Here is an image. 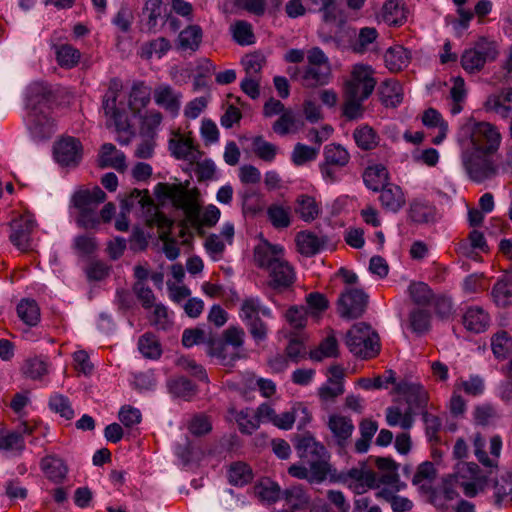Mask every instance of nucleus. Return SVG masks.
<instances>
[{
    "instance_id": "obj_27",
    "label": "nucleus",
    "mask_w": 512,
    "mask_h": 512,
    "mask_svg": "<svg viewBox=\"0 0 512 512\" xmlns=\"http://www.w3.org/2000/svg\"><path fill=\"white\" fill-rule=\"evenodd\" d=\"M490 317L479 306L469 307L463 315L464 327L473 333H482L489 327Z\"/></svg>"
},
{
    "instance_id": "obj_25",
    "label": "nucleus",
    "mask_w": 512,
    "mask_h": 512,
    "mask_svg": "<svg viewBox=\"0 0 512 512\" xmlns=\"http://www.w3.org/2000/svg\"><path fill=\"white\" fill-rule=\"evenodd\" d=\"M493 503L495 506H512V472L506 471L493 485Z\"/></svg>"
},
{
    "instance_id": "obj_63",
    "label": "nucleus",
    "mask_w": 512,
    "mask_h": 512,
    "mask_svg": "<svg viewBox=\"0 0 512 512\" xmlns=\"http://www.w3.org/2000/svg\"><path fill=\"white\" fill-rule=\"evenodd\" d=\"M22 370L27 377L39 379L47 373V364L40 358H30L25 361Z\"/></svg>"
},
{
    "instance_id": "obj_60",
    "label": "nucleus",
    "mask_w": 512,
    "mask_h": 512,
    "mask_svg": "<svg viewBox=\"0 0 512 512\" xmlns=\"http://www.w3.org/2000/svg\"><path fill=\"white\" fill-rule=\"evenodd\" d=\"M329 457H323L317 460H311L308 462L310 464L311 473L309 475V482L311 483H320L326 479L330 466L328 463Z\"/></svg>"
},
{
    "instance_id": "obj_21",
    "label": "nucleus",
    "mask_w": 512,
    "mask_h": 512,
    "mask_svg": "<svg viewBox=\"0 0 512 512\" xmlns=\"http://www.w3.org/2000/svg\"><path fill=\"white\" fill-rule=\"evenodd\" d=\"M409 219L416 224H430L437 220V208L429 201L416 198L410 202Z\"/></svg>"
},
{
    "instance_id": "obj_28",
    "label": "nucleus",
    "mask_w": 512,
    "mask_h": 512,
    "mask_svg": "<svg viewBox=\"0 0 512 512\" xmlns=\"http://www.w3.org/2000/svg\"><path fill=\"white\" fill-rule=\"evenodd\" d=\"M180 97V94L166 84L159 85L154 89L155 103L173 114H177L180 109Z\"/></svg>"
},
{
    "instance_id": "obj_15",
    "label": "nucleus",
    "mask_w": 512,
    "mask_h": 512,
    "mask_svg": "<svg viewBox=\"0 0 512 512\" xmlns=\"http://www.w3.org/2000/svg\"><path fill=\"white\" fill-rule=\"evenodd\" d=\"M169 149L176 159L185 160L191 164L198 161L202 156V152L198 145L194 143L190 134H177L175 138L170 139Z\"/></svg>"
},
{
    "instance_id": "obj_6",
    "label": "nucleus",
    "mask_w": 512,
    "mask_h": 512,
    "mask_svg": "<svg viewBox=\"0 0 512 512\" xmlns=\"http://www.w3.org/2000/svg\"><path fill=\"white\" fill-rule=\"evenodd\" d=\"M499 55L495 41L479 38L474 47L466 49L461 56V66L469 74L480 72L487 62H493Z\"/></svg>"
},
{
    "instance_id": "obj_2",
    "label": "nucleus",
    "mask_w": 512,
    "mask_h": 512,
    "mask_svg": "<svg viewBox=\"0 0 512 512\" xmlns=\"http://www.w3.org/2000/svg\"><path fill=\"white\" fill-rule=\"evenodd\" d=\"M345 343L351 353L362 359H371L380 352L378 334L369 324H354L346 334Z\"/></svg>"
},
{
    "instance_id": "obj_64",
    "label": "nucleus",
    "mask_w": 512,
    "mask_h": 512,
    "mask_svg": "<svg viewBox=\"0 0 512 512\" xmlns=\"http://www.w3.org/2000/svg\"><path fill=\"white\" fill-rule=\"evenodd\" d=\"M400 90L401 87L397 83H385V86L381 92L382 100L385 106L396 107L402 102L403 96Z\"/></svg>"
},
{
    "instance_id": "obj_7",
    "label": "nucleus",
    "mask_w": 512,
    "mask_h": 512,
    "mask_svg": "<svg viewBox=\"0 0 512 512\" xmlns=\"http://www.w3.org/2000/svg\"><path fill=\"white\" fill-rule=\"evenodd\" d=\"M493 155L480 153L469 148L463 149L461 153L462 165L471 180L480 183L497 174V166L492 159Z\"/></svg>"
},
{
    "instance_id": "obj_50",
    "label": "nucleus",
    "mask_w": 512,
    "mask_h": 512,
    "mask_svg": "<svg viewBox=\"0 0 512 512\" xmlns=\"http://www.w3.org/2000/svg\"><path fill=\"white\" fill-rule=\"evenodd\" d=\"M171 48L170 41L165 37H159L145 43L141 48V57L145 59L157 55L158 58L164 56Z\"/></svg>"
},
{
    "instance_id": "obj_54",
    "label": "nucleus",
    "mask_w": 512,
    "mask_h": 512,
    "mask_svg": "<svg viewBox=\"0 0 512 512\" xmlns=\"http://www.w3.org/2000/svg\"><path fill=\"white\" fill-rule=\"evenodd\" d=\"M138 348L146 358L157 359L161 356V346L152 334L146 333L139 338Z\"/></svg>"
},
{
    "instance_id": "obj_23",
    "label": "nucleus",
    "mask_w": 512,
    "mask_h": 512,
    "mask_svg": "<svg viewBox=\"0 0 512 512\" xmlns=\"http://www.w3.org/2000/svg\"><path fill=\"white\" fill-rule=\"evenodd\" d=\"M379 192V201L385 210L396 213L405 205V195L400 186L387 183Z\"/></svg>"
},
{
    "instance_id": "obj_29",
    "label": "nucleus",
    "mask_w": 512,
    "mask_h": 512,
    "mask_svg": "<svg viewBox=\"0 0 512 512\" xmlns=\"http://www.w3.org/2000/svg\"><path fill=\"white\" fill-rule=\"evenodd\" d=\"M40 467L46 477L55 483H60L68 472L64 460L54 454L42 458Z\"/></svg>"
},
{
    "instance_id": "obj_37",
    "label": "nucleus",
    "mask_w": 512,
    "mask_h": 512,
    "mask_svg": "<svg viewBox=\"0 0 512 512\" xmlns=\"http://www.w3.org/2000/svg\"><path fill=\"white\" fill-rule=\"evenodd\" d=\"M137 203L142 209H146L148 212L155 209L153 199L150 197L148 190L133 189L125 198L121 201L122 209L129 211L134 204Z\"/></svg>"
},
{
    "instance_id": "obj_5",
    "label": "nucleus",
    "mask_w": 512,
    "mask_h": 512,
    "mask_svg": "<svg viewBox=\"0 0 512 512\" xmlns=\"http://www.w3.org/2000/svg\"><path fill=\"white\" fill-rule=\"evenodd\" d=\"M260 314L271 316V310L261 305L257 298L245 299L240 308L239 316L256 343L263 342L268 336V325L260 318Z\"/></svg>"
},
{
    "instance_id": "obj_56",
    "label": "nucleus",
    "mask_w": 512,
    "mask_h": 512,
    "mask_svg": "<svg viewBox=\"0 0 512 512\" xmlns=\"http://www.w3.org/2000/svg\"><path fill=\"white\" fill-rule=\"evenodd\" d=\"M319 148H313L302 143H297L291 154V160L296 166L304 165L317 158Z\"/></svg>"
},
{
    "instance_id": "obj_12",
    "label": "nucleus",
    "mask_w": 512,
    "mask_h": 512,
    "mask_svg": "<svg viewBox=\"0 0 512 512\" xmlns=\"http://www.w3.org/2000/svg\"><path fill=\"white\" fill-rule=\"evenodd\" d=\"M10 241L19 250L26 252L31 249V234L36 222L31 215L25 214L14 219L11 224Z\"/></svg>"
},
{
    "instance_id": "obj_36",
    "label": "nucleus",
    "mask_w": 512,
    "mask_h": 512,
    "mask_svg": "<svg viewBox=\"0 0 512 512\" xmlns=\"http://www.w3.org/2000/svg\"><path fill=\"white\" fill-rule=\"evenodd\" d=\"M491 296L498 307H507L512 304V278L504 276L493 286Z\"/></svg>"
},
{
    "instance_id": "obj_17",
    "label": "nucleus",
    "mask_w": 512,
    "mask_h": 512,
    "mask_svg": "<svg viewBox=\"0 0 512 512\" xmlns=\"http://www.w3.org/2000/svg\"><path fill=\"white\" fill-rule=\"evenodd\" d=\"M395 391L405 398L408 409H423L428 403V393L419 383L401 381L396 384Z\"/></svg>"
},
{
    "instance_id": "obj_49",
    "label": "nucleus",
    "mask_w": 512,
    "mask_h": 512,
    "mask_svg": "<svg viewBox=\"0 0 512 512\" xmlns=\"http://www.w3.org/2000/svg\"><path fill=\"white\" fill-rule=\"evenodd\" d=\"M431 315L428 311L423 309H414L409 314V327L411 330L422 335L430 329Z\"/></svg>"
},
{
    "instance_id": "obj_31",
    "label": "nucleus",
    "mask_w": 512,
    "mask_h": 512,
    "mask_svg": "<svg viewBox=\"0 0 512 512\" xmlns=\"http://www.w3.org/2000/svg\"><path fill=\"white\" fill-rule=\"evenodd\" d=\"M410 59V51L401 45L390 47L384 54L385 65L391 72H399L406 68Z\"/></svg>"
},
{
    "instance_id": "obj_48",
    "label": "nucleus",
    "mask_w": 512,
    "mask_h": 512,
    "mask_svg": "<svg viewBox=\"0 0 512 512\" xmlns=\"http://www.w3.org/2000/svg\"><path fill=\"white\" fill-rule=\"evenodd\" d=\"M387 177L386 168L382 165L369 167L363 174V180L367 188L372 191L379 192L381 187L384 186L383 181Z\"/></svg>"
},
{
    "instance_id": "obj_44",
    "label": "nucleus",
    "mask_w": 512,
    "mask_h": 512,
    "mask_svg": "<svg viewBox=\"0 0 512 512\" xmlns=\"http://www.w3.org/2000/svg\"><path fill=\"white\" fill-rule=\"evenodd\" d=\"M229 482L235 486H243L251 482L253 473L250 466L244 462H235L228 471Z\"/></svg>"
},
{
    "instance_id": "obj_4",
    "label": "nucleus",
    "mask_w": 512,
    "mask_h": 512,
    "mask_svg": "<svg viewBox=\"0 0 512 512\" xmlns=\"http://www.w3.org/2000/svg\"><path fill=\"white\" fill-rule=\"evenodd\" d=\"M245 339V331L238 326H229L223 331L222 337H218L210 331V338L208 339V353L218 358L223 365H233L239 358L235 352L228 353L227 345H231L234 349H239L243 346Z\"/></svg>"
},
{
    "instance_id": "obj_41",
    "label": "nucleus",
    "mask_w": 512,
    "mask_h": 512,
    "mask_svg": "<svg viewBox=\"0 0 512 512\" xmlns=\"http://www.w3.org/2000/svg\"><path fill=\"white\" fill-rule=\"evenodd\" d=\"M17 314L28 326H36L40 320V309L34 300H21L17 305Z\"/></svg>"
},
{
    "instance_id": "obj_10",
    "label": "nucleus",
    "mask_w": 512,
    "mask_h": 512,
    "mask_svg": "<svg viewBox=\"0 0 512 512\" xmlns=\"http://www.w3.org/2000/svg\"><path fill=\"white\" fill-rule=\"evenodd\" d=\"M327 426L331 432L328 444L336 446L340 453L345 452L355 429L352 419L340 414H332L328 418Z\"/></svg>"
},
{
    "instance_id": "obj_61",
    "label": "nucleus",
    "mask_w": 512,
    "mask_h": 512,
    "mask_svg": "<svg viewBox=\"0 0 512 512\" xmlns=\"http://www.w3.org/2000/svg\"><path fill=\"white\" fill-rule=\"evenodd\" d=\"M285 353L290 361L298 363L306 354L303 339L299 335H292L285 349Z\"/></svg>"
},
{
    "instance_id": "obj_53",
    "label": "nucleus",
    "mask_w": 512,
    "mask_h": 512,
    "mask_svg": "<svg viewBox=\"0 0 512 512\" xmlns=\"http://www.w3.org/2000/svg\"><path fill=\"white\" fill-rule=\"evenodd\" d=\"M267 215L275 228H286L290 225V208L272 204L267 209Z\"/></svg>"
},
{
    "instance_id": "obj_40",
    "label": "nucleus",
    "mask_w": 512,
    "mask_h": 512,
    "mask_svg": "<svg viewBox=\"0 0 512 512\" xmlns=\"http://www.w3.org/2000/svg\"><path fill=\"white\" fill-rule=\"evenodd\" d=\"M379 34L374 27H362L356 38L351 42V49L357 54H364L369 50V46L373 44Z\"/></svg>"
},
{
    "instance_id": "obj_13",
    "label": "nucleus",
    "mask_w": 512,
    "mask_h": 512,
    "mask_svg": "<svg viewBox=\"0 0 512 512\" xmlns=\"http://www.w3.org/2000/svg\"><path fill=\"white\" fill-rule=\"evenodd\" d=\"M56 102L52 88L43 82H34L29 86L27 107L29 111H50Z\"/></svg>"
},
{
    "instance_id": "obj_11",
    "label": "nucleus",
    "mask_w": 512,
    "mask_h": 512,
    "mask_svg": "<svg viewBox=\"0 0 512 512\" xmlns=\"http://www.w3.org/2000/svg\"><path fill=\"white\" fill-rule=\"evenodd\" d=\"M292 68L289 69V72ZM292 78L300 80L301 84L307 88H315L329 83L331 78L330 65H311L304 68H293Z\"/></svg>"
},
{
    "instance_id": "obj_16",
    "label": "nucleus",
    "mask_w": 512,
    "mask_h": 512,
    "mask_svg": "<svg viewBox=\"0 0 512 512\" xmlns=\"http://www.w3.org/2000/svg\"><path fill=\"white\" fill-rule=\"evenodd\" d=\"M28 128L37 140L49 139L55 133V121L50 111H29Z\"/></svg>"
},
{
    "instance_id": "obj_39",
    "label": "nucleus",
    "mask_w": 512,
    "mask_h": 512,
    "mask_svg": "<svg viewBox=\"0 0 512 512\" xmlns=\"http://www.w3.org/2000/svg\"><path fill=\"white\" fill-rule=\"evenodd\" d=\"M353 138L357 146L365 151L374 149L379 143V136L369 125L356 128L353 132Z\"/></svg>"
},
{
    "instance_id": "obj_1",
    "label": "nucleus",
    "mask_w": 512,
    "mask_h": 512,
    "mask_svg": "<svg viewBox=\"0 0 512 512\" xmlns=\"http://www.w3.org/2000/svg\"><path fill=\"white\" fill-rule=\"evenodd\" d=\"M369 65L356 64L343 87L342 116L348 121L361 119L365 108L363 102L373 93L376 80Z\"/></svg>"
},
{
    "instance_id": "obj_14",
    "label": "nucleus",
    "mask_w": 512,
    "mask_h": 512,
    "mask_svg": "<svg viewBox=\"0 0 512 512\" xmlns=\"http://www.w3.org/2000/svg\"><path fill=\"white\" fill-rule=\"evenodd\" d=\"M56 161L63 166L77 165L82 158L81 142L74 137H65L54 146Z\"/></svg>"
},
{
    "instance_id": "obj_34",
    "label": "nucleus",
    "mask_w": 512,
    "mask_h": 512,
    "mask_svg": "<svg viewBox=\"0 0 512 512\" xmlns=\"http://www.w3.org/2000/svg\"><path fill=\"white\" fill-rule=\"evenodd\" d=\"M151 99V88L144 82H135L129 94V108L133 113H139Z\"/></svg>"
},
{
    "instance_id": "obj_35",
    "label": "nucleus",
    "mask_w": 512,
    "mask_h": 512,
    "mask_svg": "<svg viewBox=\"0 0 512 512\" xmlns=\"http://www.w3.org/2000/svg\"><path fill=\"white\" fill-rule=\"evenodd\" d=\"M374 462L376 467L383 472V474L379 478L380 483L394 486L398 489V464L392 458L389 457H375Z\"/></svg>"
},
{
    "instance_id": "obj_55",
    "label": "nucleus",
    "mask_w": 512,
    "mask_h": 512,
    "mask_svg": "<svg viewBox=\"0 0 512 512\" xmlns=\"http://www.w3.org/2000/svg\"><path fill=\"white\" fill-rule=\"evenodd\" d=\"M231 31L234 40L239 45H250L254 43V33L252 25L244 20H237L232 26Z\"/></svg>"
},
{
    "instance_id": "obj_9",
    "label": "nucleus",
    "mask_w": 512,
    "mask_h": 512,
    "mask_svg": "<svg viewBox=\"0 0 512 512\" xmlns=\"http://www.w3.org/2000/svg\"><path fill=\"white\" fill-rule=\"evenodd\" d=\"M368 304V295L359 288H346L337 300V311L345 319L361 317Z\"/></svg>"
},
{
    "instance_id": "obj_46",
    "label": "nucleus",
    "mask_w": 512,
    "mask_h": 512,
    "mask_svg": "<svg viewBox=\"0 0 512 512\" xmlns=\"http://www.w3.org/2000/svg\"><path fill=\"white\" fill-rule=\"evenodd\" d=\"M310 358L314 361H321L324 358L337 357L338 356V343L334 336L326 337L319 346L311 350Z\"/></svg>"
},
{
    "instance_id": "obj_52",
    "label": "nucleus",
    "mask_w": 512,
    "mask_h": 512,
    "mask_svg": "<svg viewBox=\"0 0 512 512\" xmlns=\"http://www.w3.org/2000/svg\"><path fill=\"white\" fill-rule=\"evenodd\" d=\"M168 387L169 391L174 396L184 398L186 400L192 397L196 392L195 385L185 377L171 379L168 382Z\"/></svg>"
},
{
    "instance_id": "obj_22",
    "label": "nucleus",
    "mask_w": 512,
    "mask_h": 512,
    "mask_svg": "<svg viewBox=\"0 0 512 512\" xmlns=\"http://www.w3.org/2000/svg\"><path fill=\"white\" fill-rule=\"evenodd\" d=\"M284 249L280 245H273L263 241L255 247L254 260L260 268L268 270L278 263L283 257Z\"/></svg>"
},
{
    "instance_id": "obj_47",
    "label": "nucleus",
    "mask_w": 512,
    "mask_h": 512,
    "mask_svg": "<svg viewBox=\"0 0 512 512\" xmlns=\"http://www.w3.org/2000/svg\"><path fill=\"white\" fill-rule=\"evenodd\" d=\"M408 291L413 302L419 306H427L434 299L433 291L424 282L411 283Z\"/></svg>"
},
{
    "instance_id": "obj_30",
    "label": "nucleus",
    "mask_w": 512,
    "mask_h": 512,
    "mask_svg": "<svg viewBox=\"0 0 512 512\" xmlns=\"http://www.w3.org/2000/svg\"><path fill=\"white\" fill-rule=\"evenodd\" d=\"M126 158L123 152L116 149L111 143H105L101 147L99 161L101 167H111L119 172L126 169Z\"/></svg>"
},
{
    "instance_id": "obj_32",
    "label": "nucleus",
    "mask_w": 512,
    "mask_h": 512,
    "mask_svg": "<svg viewBox=\"0 0 512 512\" xmlns=\"http://www.w3.org/2000/svg\"><path fill=\"white\" fill-rule=\"evenodd\" d=\"M203 38V31L199 25H189L183 29L177 39L178 49L195 52L199 49Z\"/></svg>"
},
{
    "instance_id": "obj_45",
    "label": "nucleus",
    "mask_w": 512,
    "mask_h": 512,
    "mask_svg": "<svg viewBox=\"0 0 512 512\" xmlns=\"http://www.w3.org/2000/svg\"><path fill=\"white\" fill-rule=\"evenodd\" d=\"M235 421L242 434L251 435L260 426L256 411L253 413L249 408L236 412Z\"/></svg>"
},
{
    "instance_id": "obj_33",
    "label": "nucleus",
    "mask_w": 512,
    "mask_h": 512,
    "mask_svg": "<svg viewBox=\"0 0 512 512\" xmlns=\"http://www.w3.org/2000/svg\"><path fill=\"white\" fill-rule=\"evenodd\" d=\"M298 250L305 256L317 254L327 243V239L312 232H299L296 236Z\"/></svg>"
},
{
    "instance_id": "obj_18",
    "label": "nucleus",
    "mask_w": 512,
    "mask_h": 512,
    "mask_svg": "<svg viewBox=\"0 0 512 512\" xmlns=\"http://www.w3.org/2000/svg\"><path fill=\"white\" fill-rule=\"evenodd\" d=\"M193 200L195 202V205L197 206V217L196 220L193 221L188 216H186V219L181 222V236H184V229L187 227V224H190L193 228L199 231L203 226L213 227L219 221L221 213L220 210L215 205L207 206L203 215L201 216V207L198 202L197 190H193Z\"/></svg>"
},
{
    "instance_id": "obj_57",
    "label": "nucleus",
    "mask_w": 512,
    "mask_h": 512,
    "mask_svg": "<svg viewBox=\"0 0 512 512\" xmlns=\"http://www.w3.org/2000/svg\"><path fill=\"white\" fill-rule=\"evenodd\" d=\"M49 407L56 413H59L66 420L74 417V411L69 399L62 394H54L49 399Z\"/></svg>"
},
{
    "instance_id": "obj_26",
    "label": "nucleus",
    "mask_w": 512,
    "mask_h": 512,
    "mask_svg": "<svg viewBox=\"0 0 512 512\" xmlns=\"http://www.w3.org/2000/svg\"><path fill=\"white\" fill-rule=\"evenodd\" d=\"M106 199V193L98 186L89 190H80L73 195V203L77 209L97 210Z\"/></svg>"
},
{
    "instance_id": "obj_42",
    "label": "nucleus",
    "mask_w": 512,
    "mask_h": 512,
    "mask_svg": "<svg viewBox=\"0 0 512 512\" xmlns=\"http://www.w3.org/2000/svg\"><path fill=\"white\" fill-rule=\"evenodd\" d=\"M296 213L306 222H310L318 217L320 208L316 200L308 195H301L297 199Z\"/></svg>"
},
{
    "instance_id": "obj_20",
    "label": "nucleus",
    "mask_w": 512,
    "mask_h": 512,
    "mask_svg": "<svg viewBox=\"0 0 512 512\" xmlns=\"http://www.w3.org/2000/svg\"><path fill=\"white\" fill-rule=\"evenodd\" d=\"M295 448L299 457L306 460L307 462L321 459L323 457H329L325 446L316 441L315 438L310 434L299 436L297 438Z\"/></svg>"
},
{
    "instance_id": "obj_19",
    "label": "nucleus",
    "mask_w": 512,
    "mask_h": 512,
    "mask_svg": "<svg viewBox=\"0 0 512 512\" xmlns=\"http://www.w3.org/2000/svg\"><path fill=\"white\" fill-rule=\"evenodd\" d=\"M116 101V92L106 93L103 97L102 108L105 115L109 117L106 124L108 127L113 125L118 132H127L130 127L127 116L124 111L116 107Z\"/></svg>"
},
{
    "instance_id": "obj_8",
    "label": "nucleus",
    "mask_w": 512,
    "mask_h": 512,
    "mask_svg": "<svg viewBox=\"0 0 512 512\" xmlns=\"http://www.w3.org/2000/svg\"><path fill=\"white\" fill-rule=\"evenodd\" d=\"M154 193L159 199L171 200L175 208L182 210L191 220H196L197 206L193 200V190L189 191L181 184L158 183Z\"/></svg>"
},
{
    "instance_id": "obj_51",
    "label": "nucleus",
    "mask_w": 512,
    "mask_h": 512,
    "mask_svg": "<svg viewBox=\"0 0 512 512\" xmlns=\"http://www.w3.org/2000/svg\"><path fill=\"white\" fill-rule=\"evenodd\" d=\"M56 59L63 68H72L80 60V52L69 44H63L56 47Z\"/></svg>"
},
{
    "instance_id": "obj_43",
    "label": "nucleus",
    "mask_w": 512,
    "mask_h": 512,
    "mask_svg": "<svg viewBox=\"0 0 512 512\" xmlns=\"http://www.w3.org/2000/svg\"><path fill=\"white\" fill-rule=\"evenodd\" d=\"M350 155L340 144H329L324 148V163L337 167H344L348 164Z\"/></svg>"
},
{
    "instance_id": "obj_59",
    "label": "nucleus",
    "mask_w": 512,
    "mask_h": 512,
    "mask_svg": "<svg viewBox=\"0 0 512 512\" xmlns=\"http://www.w3.org/2000/svg\"><path fill=\"white\" fill-rule=\"evenodd\" d=\"M253 148L255 154L266 162H272L277 153V147L265 141L262 136H257L253 139Z\"/></svg>"
},
{
    "instance_id": "obj_24",
    "label": "nucleus",
    "mask_w": 512,
    "mask_h": 512,
    "mask_svg": "<svg viewBox=\"0 0 512 512\" xmlns=\"http://www.w3.org/2000/svg\"><path fill=\"white\" fill-rule=\"evenodd\" d=\"M270 286L274 289H285L290 287L295 281V273L292 266L283 258L274 263L269 269Z\"/></svg>"
},
{
    "instance_id": "obj_38",
    "label": "nucleus",
    "mask_w": 512,
    "mask_h": 512,
    "mask_svg": "<svg viewBox=\"0 0 512 512\" xmlns=\"http://www.w3.org/2000/svg\"><path fill=\"white\" fill-rule=\"evenodd\" d=\"M378 430V424L371 419H363L359 423L361 437L355 442V451L357 453H366L369 450L370 442Z\"/></svg>"
},
{
    "instance_id": "obj_3",
    "label": "nucleus",
    "mask_w": 512,
    "mask_h": 512,
    "mask_svg": "<svg viewBox=\"0 0 512 512\" xmlns=\"http://www.w3.org/2000/svg\"><path fill=\"white\" fill-rule=\"evenodd\" d=\"M469 134V149L485 154H496L500 148L502 135L497 126L489 122H469L462 127Z\"/></svg>"
},
{
    "instance_id": "obj_62",
    "label": "nucleus",
    "mask_w": 512,
    "mask_h": 512,
    "mask_svg": "<svg viewBox=\"0 0 512 512\" xmlns=\"http://www.w3.org/2000/svg\"><path fill=\"white\" fill-rule=\"evenodd\" d=\"M283 497L291 509H298L309 501V497L300 486L286 489L283 492Z\"/></svg>"
},
{
    "instance_id": "obj_58",
    "label": "nucleus",
    "mask_w": 512,
    "mask_h": 512,
    "mask_svg": "<svg viewBox=\"0 0 512 512\" xmlns=\"http://www.w3.org/2000/svg\"><path fill=\"white\" fill-rule=\"evenodd\" d=\"M210 338V331L208 333L201 328H188L183 331L182 344L186 348H190L194 345L206 343L208 345V339Z\"/></svg>"
}]
</instances>
